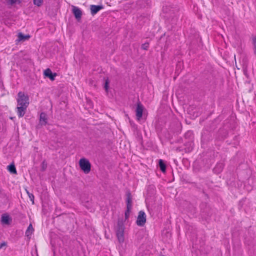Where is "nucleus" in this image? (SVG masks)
I'll use <instances>...</instances> for the list:
<instances>
[{"label": "nucleus", "mask_w": 256, "mask_h": 256, "mask_svg": "<svg viewBox=\"0 0 256 256\" xmlns=\"http://www.w3.org/2000/svg\"><path fill=\"white\" fill-rule=\"evenodd\" d=\"M253 44L254 47V53L256 54V38L253 40Z\"/></svg>", "instance_id": "20"}, {"label": "nucleus", "mask_w": 256, "mask_h": 256, "mask_svg": "<svg viewBox=\"0 0 256 256\" xmlns=\"http://www.w3.org/2000/svg\"><path fill=\"white\" fill-rule=\"evenodd\" d=\"M129 214H130V211L128 212V209H127L126 211L125 212V216H126V218H128Z\"/></svg>", "instance_id": "24"}, {"label": "nucleus", "mask_w": 256, "mask_h": 256, "mask_svg": "<svg viewBox=\"0 0 256 256\" xmlns=\"http://www.w3.org/2000/svg\"><path fill=\"white\" fill-rule=\"evenodd\" d=\"M27 106H18L16 108V110L18 115L19 118L24 116L26 114V112L27 108Z\"/></svg>", "instance_id": "8"}, {"label": "nucleus", "mask_w": 256, "mask_h": 256, "mask_svg": "<svg viewBox=\"0 0 256 256\" xmlns=\"http://www.w3.org/2000/svg\"><path fill=\"white\" fill-rule=\"evenodd\" d=\"M18 106L28 107L30 102L28 96L22 92H19L16 99Z\"/></svg>", "instance_id": "1"}, {"label": "nucleus", "mask_w": 256, "mask_h": 256, "mask_svg": "<svg viewBox=\"0 0 256 256\" xmlns=\"http://www.w3.org/2000/svg\"><path fill=\"white\" fill-rule=\"evenodd\" d=\"M8 170L12 174H16V170L15 167V166L14 164H11L8 166Z\"/></svg>", "instance_id": "14"}, {"label": "nucleus", "mask_w": 256, "mask_h": 256, "mask_svg": "<svg viewBox=\"0 0 256 256\" xmlns=\"http://www.w3.org/2000/svg\"><path fill=\"white\" fill-rule=\"evenodd\" d=\"M223 166L222 164H218L216 167L215 168V170H216L218 168L219 171H221L222 169Z\"/></svg>", "instance_id": "18"}, {"label": "nucleus", "mask_w": 256, "mask_h": 256, "mask_svg": "<svg viewBox=\"0 0 256 256\" xmlns=\"http://www.w3.org/2000/svg\"><path fill=\"white\" fill-rule=\"evenodd\" d=\"M148 46H149V44L148 43H145L142 45V49L146 50L148 48Z\"/></svg>", "instance_id": "19"}, {"label": "nucleus", "mask_w": 256, "mask_h": 256, "mask_svg": "<svg viewBox=\"0 0 256 256\" xmlns=\"http://www.w3.org/2000/svg\"><path fill=\"white\" fill-rule=\"evenodd\" d=\"M144 109L143 106L140 102H138L136 108V116L138 120L142 118Z\"/></svg>", "instance_id": "5"}, {"label": "nucleus", "mask_w": 256, "mask_h": 256, "mask_svg": "<svg viewBox=\"0 0 256 256\" xmlns=\"http://www.w3.org/2000/svg\"><path fill=\"white\" fill-rule=\"evenodd\" d=\"M72 11L76 18L78 20H80L81 18L82 12L80 8L77 6H72Z\"/></svg>", "instance_id": "6"}, {"label": "nucleus", "mask_w": 256, "mask_h": 256, "mask_svg": "<svg viewBox=\"0 0 256 256\" xmlns=\"http://www.w3.org/2000/svg\"><path fill=\"white\" fill-rule=\"evenodd\" d=\"M16 1H13V0H12V1H10V5H12L13 4H14Z\"/></svg>", "instance_id": "25"}, {"label": "nucleus", "mask_w": 256, "mask_h": 256, "mask_svg": "<svg viewBox=\"0 0 256 256\" xmlns=\"http://www.w3.org/2000/svg\"><path fill=\"white\" fill-rule=\"evenodd\" d=\"M42 1H34V4L38 6H41L42 4Z\"/></svg>", "instance_id": "21"}, {"label": "nucleus", "mask_w": 256, "mask_h": 256, "mask_svg": "<svg viewBox=\"0 0 256 256\" xmlns=\"http://www.w3.org/2000/svg\"><path fill=\"white\" fill-rule=\"evenodd\" d=\"M79 166L81 170L85 173L88 174L90 171L91 164L88 160L82 158L79 160Z\"/></svg>", "instance_id": "2"}, {"label": "nucleus", "mask_w": 256, "mask_h": 256, "mask_svg": "<svg viewBox=\"0 0 256 256\" xmlns=\"http://www.w3.org/2000/svg\"><path fill=\"white\" fill-rule=\"evenodd\" d=\"M103 8L104 6L102 5L96 6L92 4L90 6V13L92 16L95 15L98 12Z\"/></svg>", "instance_id": "7"}, {"label": "nucleus", "mask_w": 256, "mask_h": 256, "mask_svg": "<svg viewBox=\"0 0 256 256\" xmlns=\"http://www.w3.org/2000/svg\"><path fill=\"white\" fill-rule=\"evenodd\" d=\"M30 38V36L29 35L24 36L22 33H20L18 34V40H20V41L28 40V39H29Z\"/></svg>", "instance_id": "16"}, {"label": "nucleus", "mask_w": 256, "mask_h": 256, "mask_svg": "<svg viewBox=\"0 0 256 256\" xmlns=\"http://www.w3.org/2000/svg\"><path fill=\"white\" fill-rule=\"evenodd\" d=\"M124 227L122 226H120L116 232V238L120 244H122L124 241Z\"/></svg>", "instance_id": "4"}, {"label": "nucleus", "mask_w": 256, "mask_h": 256, "mask_svg": "<svg viewBox=\"0 0 256 256\" xmlns=\"http://www.w3.org/2000/svg\"><path fill=\"white\" fill-rule=\"evenodd\" d=\"M34 231V229L32 228V224H30L28 226L26 232V234L27 236H29L32 234Z\"/></svg>", "instance_id": "15"}, {"label": "nucleus", "mask_w": 256, "mask_h": 256, "mask_svg": "<svg viewBox=\"0 0 256 256\" xmlns=\"http://www.w3.org/2000/svg\"><path fill=\"white\" fill-rule=\"evenodd\" d=\"M6 246V242H2L0 244V248H2L4 246Z\"/></svg>", "instance_id": "23"}, {"label": "nucleus", "mask_w": 256, "mask_h": 256, "mask_svg": "<svg viewBox=\"0 0 256 256\" xmlns=\"http://www.w3.org/2000/svg\"><path fill=\"white\" fill-rule=\"evenodd\" d=\"M146 213L142 210L140 211L136 220V224L140 226H144L146 222Z\"/></svg>", "instance_id": "3"}, {"label": "nucleus", "mask_w": 256, "mask_h": 256, "mask_svg": "<svg viewBox=\"0 0 256 256\" xmlns=\"http://www.w3.org/2000/svg\"><path fill=\"white\" fill-rule=\"evenodd\" d=\"M11 218L8 214H4L2 216L1 222L4 224H10L11 222Z\"/></svg>", "instance_id": "10"}, {"label": "nucleus", "mask_w": 256, "mask_h": 256, "mask_svg": "<svg viewBox=\"0 0 256 256\" xmlns=\"http://www.w3.org/2000/svg\"><path fill=\"white\" fill-rule=\"evenodd\" d=\"M40 122L42 125H46L47 124L46 114L44 112L40 114Z\"/></svg>", "instance_id": "12"}, {"label": "nucleus", "mask_w": 256, "mask_h": 256, "mask_svg": "<svg viewBox=\"0 0 256 256\" xmlns=\"http://www.w3.org/2000/svg\"><path fill=\"white\" fill-rule=\"evenodd\" d=\"M26 190V192L30 199V200L32 202V204H34V196L33 194L30 193L28 190Z\"/></svg>", "instance_id": "17"}, {"label": "nucleus", "mask_w": 256, "mask_h": 256, "mask_svg": "<svg viewBox=\"0 0 256 256\" xmlns=\"http://www.w3.org/2000/svg\"><path fill=\"white\" fill-rule=\"evenodd\" d=\"M126 196V207L127 209H128V212H129L132 206V200L131 194L130 192L127 194Z\"/></svg>", "instance_id": "11"}, {"label": "nucleus", "mask_w": 256, "mask_h": 256, "mask_svg": "<svg viewBox=\"0 0 256 256\" xmlns=\"http://www.w3.org/2000/svg\"><path fill=\"white\" fill-rule=\"evenodd\" d=\"M44 74L46 76L48 77L51 80H54L56 76V73H52L50 68L46 69L44 72Z\"/></svg>", "instance_id": "9"}, {"label": "nucleus", "mask_w": 256, "mask_h": 256, "mask_svg": "<svg viewBox=\"0 0 256 256\" xmlns=\"http://www.w3.org/2000/svg\"><path fill=\"white\" fill-rule=\"evenodd\" d=\"M104 88L106 90H108V80L105 82Z\"/></svg>", "instance_id": "22"}, {"label": "nucleus", "mask_w": 256, "mask_h": 256, "mask_svg": "<svg viewBox=\"0 0 256 256\" xmlns=\"http://www.w3.org/2000/svg\"><path fill=\"white\" fill-rule=\"evenodd\" d=\"M158 164L161 171L164 172L166 170V166L163 160L162 159L159 160Z\"/></svg>", "instance_id": "13"}]
</instances>
